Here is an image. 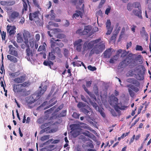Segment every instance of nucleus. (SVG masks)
<instances>
[{
    "instance_id": "20",
    "label": "nucleus",
    "mask_w": 151,
    "mask_h": 151,
    "mask_svg": "<svg viewBox=\"0 0 151 151\" xmlns=\"http://www.w3.org/2000/svg\"><path fill=\"white\" fill-rule=\"evenodd\" d=\"M111 50L110 48L106 50L103 53L104 58H110L111 55Z\"/></svg>"
},
{
    "instance_id": "2",
    "label": "nucleus",
    "mask_w": 151,
    "mask_h": 151,
    "mask_svg": "<svg viewBox=\"0 0 151 151\" xmlns=\"http://www.w3.org/2000/svg\"><path fill=\"white\" fill-rule=\"evenodd\" d=\"M105 43L103 42L96 44L93 48L91 50L90 53L93 54L95 53L98 54L101 53L105 48Z\"/></svg>"
},
{
    "instance_id": "7",
    "label": "nucleus",
    "mask_w": 151,
    "mask_h": 151,
    "mask_svg": "<svg viewBox=\"0 0 151 151\" xmlns=\"http://www.w3.org/2000/svg\"><path fill=\"white\" fill-rule=\"evenodd\" d=\"M77 106L78 108H81V111L86 115H87L89 113L90 114L89 110L91 109L88 105L82 102H79Z\"/></svg>"
},
{
    "instance_id": "18",
    "label": "nucleus",
    "mask_w": 151,
    "mask_h": 151,
    "mask_svg": "<svg viewBox=\"0 0 151 151\" xmlns=\"http://www.w3.org/2000/svg\"><path fill=\"white\" fill-rule=\"evenodd\" d=\"M9 48V51L10 54L16 57H17L18 53L17 51L15 50V48L12 45H10L8 46Z\"/></svg>"
},
{
    "instance_id": "1",
    "label": "nucleus",
    "mask_w": 151,
    "mask_h": 151,
    "mask_svg": "<svg viewBox=\"0 0 151 151\" xmlns=\"http://www.w3.org/2000/svg\"><path fill=\"white\" fill-rule=\"evenodd\" d=\"M42 86H41L39 87V88H41V89L38 91L37 95L34 94L27 98L26 102L28 104H31L34 103L37 101L41 96L47 90V86L45 85L43 87L42 89Z\"/></svg>"
},
{
    "instance_id": "64",
    "label": "nucleus",
    "mask_w": 151,
    "mask_h": 151,
    "mask_svg": "<svg viewBox=\"0 0 151 151\" xmlns=\"http://www.w3.org/2000/svg\"><path fill=\"white\" fill-rule=\"evenodd\" d=\"M99 112L100 113L101 116L104 118H105L106 116L104 112L102 110H99Z\"/></svg>"
},
{
    "instance_id": "22",
    "label": "nucleus",
    "mask_w": 151,
    "mask_h": 151,
    "mask_svg": "<svg viewBox=\"0 0 151 151\" xmlns=\"http://www.w3.org/2000/svg\"><path fill=\"white\" fill-rule=\"evenodd\" d=\"M139 10H134L133 11V13L136 16H137L140 19L142 18V10L141 8H139Z\"/></svg>"
},
{
    "instance_id": "36",
    "label": "nucleus",
    "mask_w": 151,
    "mask_h": 151,
    "mask_svg": "<svg viewBox=\"0 0 151 151\" xmlns=\"http://www.w3.org/2000/svg\"><path fill=\"white\" fill-rule=\"evenodd\" d=\"M22 88H25L28 87L30 85V83L28 81L25 82H23L20 84Z\"/></svg>"
},
{
    "instance_id": "12",
    "label": "nucleus",
    "mask_w": 151,
    "mask_h": 151,
    "mask_svg": "<svg viewBox=\"0 0 151 151\" xmlns=\"http://www.w3.org/2000/svg\"><path fill=\"white\" fill-rule=\"evenodd\" d=\"M101 40L100 38H99L95 40L91 41L89 43L86 42L84 44V45H87V47L88 49L92 48L93 46H94L96 44L99 42Z\"/></svg>"
},
{
    "instance_id": "23",
    "label": "nucleus",
    "mask_w": 151,
    "mask_h": 151,
    "mask_svg": "<svg viewBox=\"0 0 151 151\" xmlns=\"http://www.w3.org/2000/svg\"><path fill=\"white\" fill-rule=\"evenodd\" d=\"M75 12L76 13L74 14L72 16L73 18H75L76 19L77 17H78L79 16L81 18H82L83 16V14L81 11L79 10H76Z\"/></svg>"
},
{
    "instance_id": "41",
    "label": "nucleus",
    "mask_w": 151,
    "mask_h": 151,
    "mask_svg": "<svg viewBox=\"0 0 151 151\" xmlns=\"http://www.w3.org/2000/svg\"><path fill=\"white\" fill-rule=\"evenodd\" d=\"M50 137L49 134L43 136L41 138V140L42 141H44L48 139Z\"/></svg>"
},
{
    "instance_id": "27",
    "label": "nucleus",
    "mask_w": 151,
    "mask_h": 151,
    "mask_svg": "<svg viewBox=\"0 0 151 151\" xmlns=\"http://www.w3.org/2000/svg\"><path fill=\"white\" fill-rule=\"evenodd\" d=\"M22 33L24 38H30L31 37V34L28 31L24 30Z\"/></svg>"
},
{
    "instance_id": "55",
    "label": "nucleus",
    "mask_w": 151,
    "mask_h": 151,
    "mask_svg": "<svg viewBox=\"0 0 151 151\" xmlns=\"http://www.w3.org/2000/svg\"><path fill=\"white\" fill-rule=\"evenodd\" d=\"M79 116L80 114L76 112H73L72 114V116L76 119L79 118Z\"/></svg>"
},
{
    "instance_id": "8",
    "label": "nucleus",
    "mask_w": 151,
    "mask_h": 151,
    "mask_svg": "<svg viewBox=\"0 0 151 151\" xmlns=\"http://www.w3.org/2000/svg\"><path fill=\"white\" fill-rule=\"evenodd\" d=\"M9 19L7 21L9 22H13L15 19L18 18L19 16V13L17 11L13 10L12 12L8 13Z\"/></svg>"
},
{
    "instance_id": "62",
    "label": "nucleus",
    "mask_w": 151,
    "mask_h": 151,
    "mask_svg": "<svg viewBox=\"0 0 151 151\" xmlns=\"http://www.w3.org/2000/svg\"><path fill=\"white\" fill-rule=\"evenodd\" d=\"M128 53L126 51H123V52L122 53L121 57L122 58H124L126 56H127V55Z\"/></svg>"
},
{
    "instance_id": "63",
    "label": "nucleus",
    "mask_w": 151,
    "mask_h": 151,
    "mask_svg": "<svg viewBox=\"0 0 151 151\" xmlns=\"http://www.w3.org/2000/svg\"><path fill=\"white\" fill-rule=\"evenodd\" d=\"M37 122L40 124L42 123L43 122V118L40 117L38 119L37 121Z\"/></svg>"
},
{
    "instance_id": "38",
    "label": "nucleus",
    "mask_w": 151,
    "mask_h": 151,
    "mask_svg": "<svg viewBox=\"0 0 151 151\" xmlns=\"http://www.w3.org/2000/svg\"><path fill=\"white\" fill-rule=\"evenodd\" d=\"M46 50V48L44 45H40L37 51L39 52L42 51V52H45Z\"/></svg>"
},
{
    "instance_id": "5",
    "label": "nucleus",
    "mask_w": 151,
    "mask_h": 151,
    "mask_svg": "<svg viewBox=\"0 0 151 151\" xmlns=\"http://www.w3.org/2000/svg\"><path fill=\"white\" fill-rule=\"evenodd\" d=\"M91 27L89 26H87L85 27L84 29H78L76 32L80 35H87L89 37L93 33L91 31Z\"/></svg>"
},
{
    "instance_id": "3",
    "label": "nucleus",
    "mask_w": 151,
    "mask_h": 151,
    "mask_svg": "<svg viewBox=\"0 0 151 151\" xmlns=\"http://www.w3.org/2000/svg\"><path fill=\"white\" fill-rule=\"evenodd\" d=\"M134 60L132 54H129L126 56L125 59L119 63L118 66V68L120 69L125 68L129 64L132 63Z\"/></svg>"
},
{
    "instance_id": "19",
    "label": "nucleus",
    "mask_w": 151,
    "mask_h": 151,
    "mask_svg": "<svg viewBox=\"0 0 151 151\" xmlns=\"http://www.w3.org/2000/svg\"><path fill=\"white\" fill-rule=\"evenodd\" d=\"M126 81L129 83L134 84H136V86L139 87L140 86V83L137 82V81L134 78H129L127 79Z\"/></svg>"
},
{
    "instance_id": "42",
    "label": "nucleus",
    "mask_w": 151,
    "mask_h": 151,
    "mask_svg": "<svg viewBox=\"0 0 151 151\" xmlns=\"http://www.w3.org/2000/svg\"><path fill=\"white\" fill-rule=\"evenodd\" d=\"M16 3L15 0H9L7 1V6H12L15 4Z\"/></svg>"
},
{
    "instance_id": "17",
    "label": "nucleus",
    "mask_w": 151,
    "mask_h": 151,
    "mask_svg": "<svg viewBox=\"0 0 151 151\" xmlns=\"http://www.w3.org/2000/svg\"><path fill=\"white\" fill-rule=\"evenodd\" d=\"M16 27L14 26L7 25V30L10 36H13L15 34L16 31L15 30Z\"/></svg>"
},
{
    "instance_id": "51",
    "label": "nucleus",
    "mask_w": 151,
    "mask_h": 151,
    "mask_svg": "<svg viewBox=\"0 0 151 151\" xmlns=\"http://www.w3.org/2000/svg\"><path fill=\"white\" fill-rule=\"evenodd\" d=\"M81 100L87 103H88V101L87 100V99L88 100V99L86 98L83 95H81Z\"/></svg>"
},
{
    "instance_id": "48",
    "label": "nucleus",
    "mask_w": 151,
    "mask_h": 151,
    "mask_svg": "<svg viewBox=\"0 0 151 151\" xmlns=\"http://www.w3.org/2000/svg\"><path fill=\"white\" fill-rule=\"evenodd\" d=\"M77 125L76 124H73L70 126L72 132L74 131L76 129Z\"/></svg>"
},
{
    "instance_id": "29",
    "label": "nucleus",
    "mask_w": 151,
    "mask_h": 151,
    "mask_svg": "<svg viewBox=\"0 0 151 151\" xmlns=\"http://www.w3.org/2000/svg\"><path fill=\"white\" fill-rule=\"evenodd\" d=\"M141 34L142 37L144 38H148L147 34L146 32L145 28L143 27L142 30L140 32Z\"/></svg>"
},
{
    "instance_id": "37",
    "label": "nucleus",
    "mask_w": 151,
    "mask_h": 151,
    "mask_svg": "<svg viewBox=\"0 0 151 151\" xmlns=\"http://www.w3.org/2000/svg\"><path fill=\"white\" fill-rule=\"evenodd\" d=\"M132 4L133 7L134 8H141V5L139 2H136L133 3Z\"/></svg>"
},
{
    "instance_id": "53",
    "label": "nucleus",
    "mask_w": 151,
    "mask_h": 151,
    "mask_svg": "<svg viewBox=\"0 0 151 151\" xmlns=\"http://www.w3.org/2000/svg\"><path fill=\"white\" fill-rule=\"evenodd\" d=\"M136 70L135 69H132L130 70L128 72V74L130 76H132L134 75V72Z\"/></svg>"
},
{
    "instance_id": "26",
    "label": "nucleus",
    "mask_w": 151,
    "mask_h": 151,
    "mask_svg": "<svg viewBox=\"0 0 151 151\" xmlns=\"http://www.w3.org/2000/svg\"><path fill=\"white\" fill-rule=\"evenodd\" d=\"M53 39L55 42H53L51 45V47H52V45H53V46H55L56 45H58L59 47H63V44L61 42H59L58 43L57 42H56V41H60V40L58 39H57L56 40H55V38H52Z\"/></svg>"
},
{
    "instance_id": "25",
    "label": "nucleus",
    "mask_w": 151,
    "mask_h": 151,
    "mask_svg": "<svg viewBox=\"0 0 151 151\" xmlns=\"http://www.w3.org/2000/svg\"><path fill=\"white\" fill-rule=\"evenodd\" d=\"M7 57L8 60L14 63H16L18 61V60L17 58L10 55H7Z\"/></svg>"
},
{
    "instance_id": "21",
    "label": "nucleus",
    "mask_w": 151,
    "mask_h": 151,
    "mask_svg": "<svg viewBox=\"0 0 151 151\" xmlns=\"http://www.w3.org/2000/svg\"><path fill=\"white\" fill-rule=\"evenodd\" d=\"M57 102V100H56V97H53L51 99L49 102V104H50L49 106L46 107L44 109H46L50 108V107L53 106Z\"/></svg>"
},
{
    "instance_id": "44",
    "label": "nucleus",
    "mask_w": 151,
    "mask_h": 151,
    "mask_svg": "<svg viewBox=\"0 0 151 151\" xmlns=\"http://www.w3.org/2000/svg\"><path fill=\"white\" fill-rule=\"evenodd\" d=\"M107 31L106 33V35H110L113 29V27H109L106 28Z\"/></svg>"
},
{
    "instance_id": "24",
    "label": "nucleus",
    "mask_w": 151,
    "mask_h": 151,
    "mask_svg": "<svg viewBox=\"0 0 151 151\" xmlns=\"http://www.w3.org/2000/svg\"><path fill=\"white\" fill-rule=\"evenodd\" d=\"M52 50H53L54 53H56L59 57L61 58L62 57V55L61 53V50L59 47H56L55 48L52 49Z\"/></svg>"
},
{
    "instance_id": "54",
    "label": "nucleus",
    "mask_w": 151,
    "mask_h": 151,
    "mask_svg": "<svg viewBox=\"0 0 151 151\" xmlns=\"http://www.w3.org/2000/svg\"><path fill=\"white\" fill-rule=\"evenodd\" d=\"M92 83V81H86V86L88 88L90 87L91 86Z\"/></svg>"
},
{
    "instance_id": "60",
    "label": "nucleus",
    "mask_w": 151,
    "mask_h": 151,
    "mask_svg": "<svg viewBox=\"0 0 151 151\" xmlns=\"http://www.w3.org/2000/svg\"><path fill=\"white\" fill-rule=\"evenodd\" d=\"M121 106L120 107V109L121 110H125L127 107V106H126L125 105H123L121 104Z\"/></svg>"
},
{
    "instance_id": "50",
    "label": "nucleus",
    "mask_w": 151,
    "mask_h": 151,
    "mask_svg": "<svg viewBox=\"0 0 151 151\" xmlns=\"http://www.w3.org/2000/svg\"><path fill=\"white\" fill-rule=\"evenodd\" d=\"M88 69L92 71H94L96 70V67L93 66V67L91 65H89L88 66Z\"/></svg>"
},
{
    "instance_id": "10",
    "label": "nucleus",
    "mask_w": 151,
    "mask_h": 151,
    "mask_svg": "<svg viewBox=\"0 0 151 151\" xmlns=\"http://www.w3.org/2000/svg\"><path fill=\"white\" fill-rule=\"evenodd\" d=\"M35 51L34 49L30 50L29 47L28 46L26 50V55L25 58L27 59L28 60L31 61L32 59V57L35 53Z\"/></svg>"
},
{
    "instance_id": "28",
    "label": "nucleus",
    "mask_w": 151,
    "mask_h": 151,
    "mask_svg": "<svg viewBox=\"0 0 151 151\" xmlns=\"http://www.w3.org/2000/svg\"><path fill=\"white\" fill-rule=\"evenodd\" d=\"M28 38H17V41L18 43L24 42L26 45H27L28 43Z\"/></svg>"
},
{
    "instance_id": "33",
    "label": "nucleus",
    "mask_w": 151,
    "mask_h": 151,
    "mask_svg": "<svg viewBox=\"0 0 151 151\" xmlns=\"http://www.w3.org/2000/svg\"><path fill=\"white\" fill-rule=\"evenodd\" d=\"M20 74V73L19 72H16L14 73L10 72L9 73V75L10 76L13 78H16Z\"/></svg>"
},
{
    "instance_id": "56",
    "label": "nucleus",
    "mask_w": 151,
    "mask_h": 151,
    "mask_svg": "<svg viewBox=\"0 0 151 151\" xmlns=\"http://www.w3.org/2000/svg\"><path fill=\"white\" fill-rule=\"evenodd\" d=\"M106 28L109 27H111V22L110 19L107 20L106 23Z\"/></svg>"
},
{
    "instance_id": "35",
    "label": "nucleus",
    "mask_w": 151,
    "mask_h": 151,
    "mask_svg": "<svg viewBox=\"0 0 151 151\" xmlns=\"http://www.w3.org/2000/svg\"><path fill=\"white\" fill-rule=\"evenodd\" d=\"M66 110H64L63 111L58 115V116L59 118L63 117L65 116L66 115Z\"/></svg>"
},
{
    "instance_id": "6",
    "label": "nucleus",
    "mask_w": 151,
    "mask_h": 151,
    "mask_svg": "<svg viewBox=\"0 0 151 151\" xmlns=\"http://www.w3.org/2000/svg\"><path fill=\"white\" fill-rule=\"evenodd\" d=\"M54 50H51V52H49L47 57L48 60H45L43 62V64L46 66H49L50 68H51V66L53 65V63L51 60H53L55 59L56 57L54 55Z\"/></svg>"
},
{
    "instance_id": "9",
    "label": "nucleus",
    "mask_w": 151,
    "mask_h": 151,
    "mask_svg": "<svg viewBox=\"0 0 151 151\" xmlns=\"http://www.w3.org/2000/svg\"><path fill=\"white\" fill-rule=\"evenodd\" d=\"M125 87L128 88V91L131 96L133 97L135 95V93L133 91L136 93L139 91V89L137 87L132 84L127 85Z\"/></svg>"
},
{
    "instance_id": "43",
    "label": "nucleus",
    "mask_w": 151,
    "mask_h": 151,
    "mask_svg": "<svg viewBox=\"0 0 151 151\" xmlns=\"http://www.w3.org/2000/svg\"><path fill=\"white\" fill-rule=\"evenodd\" d=\"M82 87L85 92L87 93L88 95L90 96L91 94V93L86 88L84 84H83L82 85Z\"/></svg>"
},
{
    "instance_id": "4",
    "label": "nucleus",
    "mask_w": 151,
    "mask_h": 151,
    "mask_svg": "<svg viewBox=\"0 0 151 151\" xmlns=\"http://www.w3.org/2000/svg\"><path fill=\"white\" fill-rule=\"evenodd\" d=\"M12 90L14 93H20L23 95L27 96V90L26 88H22L20 84H14L12 86Z\"/></svg>"
},
{
    "instance_id": "47",
    "label": "nucleus",
    "mask_w": 151,
    "mask_h": 151,
    "mask_svg": "<svg viewBox=\"0 0 151 151\" xmlns=\"http://www.w3.org/2000/svg\"><path fill=\"white\" fill-rule=\"evenodd\" d=\"M23 8L22 9V11H26L27 10L28 5L27 3H23Z\"/></svg>"
},
{
    "instance_id": "13",
    "label": "nucleus",
    "mask_w": 151,
    "mask_h": 151,
    "mask_svg": "<svg viewBox=\"0 0 151 151\" xmlns=\"http://www.w3.org/2000/svg\"><path fill=\"white\" fill-rule=\"evenodd\" d=\"M26 79V74H24L19 77L15 78L14 80V81L17 84H21Z\"/></svg>"
},
{
    "instance_id": "45",
    "label": "nucleus",
    "mask_w": 151,
    "mask_h": 151,
    "mask_svg": "<svg viewBox=\"0 0 151 151\" xmlns=\"http://www.w3.org/2000/svg\"><path fill=\"white\" fill-rule=\"evenodd\" d=\"M133 7V6L132 4L131 3H129L128 4L127 6V8L129 11H131Z\"/></svg>"
},
{
    "instance_id": "39",
    "label": "nucleus",
    "mask_w": 151,
    "mask_h": 151,
    "mask_svg": "<svg viewBox=\"0 0 151 151\" xmlns=\"http://www.w3.org/2000/svg\"><path fill=\"white\" fill-rule=\"evenodd\" d=\"M53 107L49 109L46 110L45 112V113L46 114V115H47L46 116L47 117V118H48L49 116V114H50L52 112V111L53 110Z\"/></svg>"
},
{
    "instance_id": "61",
    "label": "nucleus",
    "mask_w": 151,
    "mask_h": 151,
    "mask_svg": "<svg viewBox=\"0 0 151 151\" xmlns=\"http://www.w3.org/2000/svg\"><path fill=\"white\" fill-rule=\"evenodd\" d=\"M0 33L1 36V38H5L6 37V33L4 31L0 32Z\"/></svg>"
},
{
    "instance_id": "49",
    "label": "nucleus",
    "mask_w": 151,
    "mask_h": 151,
    "mask_svg": "<svg viewBox=\"0 0 151 151\" xmlns=\"http://www.w3.org/2000/svg\"><path fill=\"white\" fill-rule=\"evenodd\" d=\"M125 27H123L122 28L121 33L119 37V38H122L123 35H124L125 34Z\"/></svg>"
},
{
    "instance_id": "57",
    "label": "nucleus",
    "mask_w": 151,
    "mask_h": 151,
    "mask_svg": "<svg viewBox=\"0 0 151 151\" xmlns=\"http://www.w3.org/2000/svg\"><path fill=\"white\" fill-rule=\"evenodd\" d=\"M6 10V11L8 14V13L9 12H12L13 10H12V7H6L5 8Z\"/></svg>"
},
{
    "instance_id": "15",
    "label": "nucleus",
    "mask_w": 151,
    "mask_h": 151,
    "mask_svg": "<svg viewBox=\"0 0 151 151\" xmlns=\"http://www.w3.org/2000/svg\"><path fill=\"white\" fill-rule=\"evenodd\" d=\"M50 122L48 123H44L43 124L41 125L40 126V128L41 129H43L41 130L40 132V134H42L45 132H46V133H50L48 132H50V127H46L48 125V124H50Z\"/></svg>"
},
{
    "instance_id": "30",
    "label": "nucleus",
    "mask_w": 151,
    "mask_h": 151,
    "mask_svg": "<svg viewBox=\"0 0 151 151\" xmlns=\"http://www.w3.org/2000/svg\"><path fill=\"white\" fill-rule=\"evenodd\" d=\"M86 98L89 100V102L95 108H96L97 105L94 101V100L92 101L89 98L88 96H86Z\"/></svg>"
},
{
    "instance_id": "34",
    "label": "nucleus",
    "mask_w": 151,
    "mask_h": 151,
    "mask_svg": "<svg viewBox=\"0 0 151 151\" xmlns=\"http://www.w3.org/2000/svg\"><path fill=\"white\" fill-rule=\"evenodd\" d=\"M120 29L121 27H119L114 32V33L111 38H116L119 31L120 30Z\"/></svg>"
},
{
    "instance_id": "46",
    "label": "nucleus",
    "mask_w": 151,
    "mask_h": 151,
    "mask_svg": "<svg viewBox=\"0 0 151 151\" xmlns=\"http://www.w3.org/2000/svg\"><path fill=\"white\" fill-rule=\"evenodd\" d=\"M64 52L63 54L66 57H67L69 53V51L68 49L66 48H64Z\"/></svg>"
},
{
    "instance_id": "16",
    "label": "nucleus",
    "mask_w": 151,
    "mask_h": 151,
    "mask_svg": "<svg viewBox=\"0 0 151 151\" xmlns=\"http://www.w3.org/2000/svg\"><path fill=\"white\" fill-rule=\"evenodd\" d=\"M39 11H37L32 13H30L29 14V19L31 21L39 19Z\"/></svg>"
},
{
    "instance_id": "11",
    "label": "nucleus",
    "mask_w": 151,
    "mask_h": 151,
    "mask_svg": "<svg viewBox=\"0 0 151 151\" xmlns=\"http://www.w3.org/2000/svg\"><path fill=\"white\" fill-rule=\"evenodd\" d=\"M118 99L114 96H111L110 97L109 103L111 105L114 107L118 106L119 104Z\"/></svg>"
},
{
    "instance_id": "40",
    "label": "nucleus",
    "mask_w": 151,
    "mask_h": 151,
    "mask_svg": "<svg viewBox=\"0 0 151 151\" xmlns=\"http://www.w3.org/2000/svg\"><path fill=\"white\" fill-rule=\"evenodd\" d=\"M114 109L115 111L117 112L118 114V115L119 116H120L121 114V111L119 110L120 107L119 106H116L114 107Z\"/></svg>"
},
{
    "instance_id": "59",
    "label": "nucleus",
    "mask_w": 151,
    "mask_h": 151,
    "mask_svg": "<svg viewBox=\"0 0 151 151\" xmlns=\"http://www.w3.org/2000/svg\"><path fill=\"white\" fill-rule=\"evenodd\" d=\"M0 70H1V71H0V73L1 74H2L3 73V70H4V66L3 63H2Z\"/></svg>"
},
{
    "instance_id": "31",
    "label": "nucleus",
    "mask_w": 151,
    "mask_h": 151,
    "mask_svg": "<svg viewBox=\"0 0 151 151\" xmlns=\"http://www.w3.org/2000/svg\"><path fill=\"white\" fill-rule=\"evenodd\" d=\"M93 91L95 94L96 95H99V89L97 85L95 84L93 87Z\"/></svg>"
},
{
    "instance_id": "32",
    "label": "nucleus",
    "mask_w": 151,
    "mask_h": 151,
    "mask_svg": "<svg viewBox=\"0 0 151 151\" xmlns=\"http://www.w3.org/2000/svg\"><path fill=\"white\" fill-rule=\"evenodd\" d=\"M122 51V50L121 49L117 51L116 54L112 57V58H113L114 60H117L119 57V55L121 53Z\"/></svg>"
},
{
    "instance_id": "58",
    "label": "nucleus",
    "mask_w": 151,
    "mask_h": 151,
    "mask_svg": "<svg viewBox=\"0 0 151 151\" xmlns=\"http://www.w3.org/2000/svg\"><path fill=\"white\" fill-rule=\"evenodd\" d=\"M143 49V48L141 46L137 45L136 46V50L142 51Z\"/></svg>"
},
{
    "instance_id": "14",
    "label": "nucleus",
    "mask_w": 151,
    "mask_h": 151,
    "mask_svg": "<svg viewBox=\"0 0 151 151\" xmlns=\"http://www.w3.org/2000/svg\"><path fill=\"white\" fill-rule=\"evenodd\" d=\"M82 40L81 39H79L78 40L75 41L74 43V47L76 48V50L78 52H80L81 51L82 48Z\"/></svg>"
},
{
    "instance_id": "52",
    "label": "nucleus",
    "mask_w": 151,
    "mask_h": 151,
    "mask_svg": "<svg viewBox=\"0 0 151 151\" xmlns=\"http://www.w3.org/2000/svg\"><path fill=\"white\" fill-rule=\"evenodd\" d=\"M146 3L148 4V8L151 9V0H145Z\"/></svg>"
}]
</instances>
